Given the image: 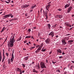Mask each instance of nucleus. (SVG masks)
Masks as SVG:
<instances>
[{"mask_svg":"<svg viewBox=\"0 0 74 74\" xmlns=\"http://www.w3.org/2000/svg\"><path fill=\"white\" fill-rule=\"evenodd\" d=\"M2 30L4 31L5 30V27H4L2 29Z\"/></svg>","mask_w":74,"mask_h":74,"instance_id":"nucleus-47","label":"nucleus"},{"mask_svg":"<svg viewBox=\"0 0 74 74\" xmlns=\"http://www.w3.org/2000/svg\"><path fill=\"white\" fill-rule=\"evenodd\" d=\"M45 15H48L47 13H45Z\"/></svg>","mask_w":74,"mask_h":74,"instance_id":"nucleus-62","label":"nucleus"},{"mask_svg":"<svg viewBox=\"0 0 74 74\" xmlns=\"http://www.w3.org/2000/svg\"><path fill=\"white\" fill-rule=\"evenodd\" d=\"M72 17H73V16H74V14L72 15Z\"/></svg>","mask_w":74,"mask_h":74,"instance_id":"nucleus-64","label":"nucleus"},{"mask_svg":"<svg viewBox=\"0 0 74 74\" xmlns=\"http://www.w3.org/2000/svg\"><path fill=\"white\" fill-rule=\"evenodd\" d=\"M2 59V57L1 56H0V61L1 62V59Z\"/></svg>","mask_w":74,"mask_h":74,"instance_id":"nucleus-38","label":"nucleus"},{"mask_svg":"<svg viewBox=\"0 0 74 74\" xmlns=\"http://www.w3.org/2000/svg\"><path fill=\"white\" fill-rule=\"evenodd\" d=\"M36 47L34 46V47H31L32 48V49H33L34 48H35Z\"/></svg>","mask_w":74,"mask_h":74,"instance_id":"nucleus-46","label":"nucleus"},{"mask_svg":"<svg viewBox=\"0 0 74 74\" xmlns=\"http://www.w3.org/2000/svg\"><path fill=\"white\" fill-rule=\"evenodd\" d=\"M40 64H39V63H38V64L36 66V67H37L38 69H40Z\"/></svg>","mask_w":74,"mask_h":74,"instance_id":"nucleus-16","label":"nucleus"},{"mask_svg":"<svg viewBox=\"0 0 74 74\" xmlns=\"http://www.w3.org/2000/svg\"><path fill=\"white\" fill-rule=\"evenodd\" d=\"M31 38V36H26L25 38Z\"/></svg>","mask_w":74,"mask_h":74,"instance_id":"nucleus-19","label":"nucleus"},{"mask_svg":"<svg viewBox=\"0 0 74 74\" xmlns=\"http://www.w3.org/2000/svg\"><path fill=\"white\" fill-rule=\"evenodd\" d=\"M40 46H41V47H43V43H41V44H40Z\"/></svg>","mask_w":74,"mask_h":74,"instance_id":"nucleus-43","label":"nucleus"},{"mask_svg":"<svg viewBox=\"0 0 74 74\" xmlns=\"http://www.w3.org/2000/svg\"><path fill=\"white\" fill-rule=\"evenodd\" d=\"M0 56H1V51H0Z\"/></svg>","mask_w":74,"mask_h":74,"instance_id":"nucleus-55","label":"nucleus"},{"mask_svg":"<svg viewBox=\"0 0 74 74\" xmlns=\"http://www.w3.org/2000/svg\"><path fill=\"white\" fill-rule=\"evenodd\" d=\"M59 15H56V18H59Z\"/></svg>","mask_w":74,"mask_h":74,"instance_id":"nucleus-40","label":"nucleus"},{"mask_svg":"<svg viewBox=\"0 0 74 74\" xmlns=\"http://www.w3.org/2000/svg\"><path fill=\"white\" fill-rule=\"evenodd\" d=\"M12 58H14V54H12Z\"/></svg>","mask_w":74,"mask_h":74,"instance_id":"nucleus-35","label":"nucleus"},{"mask_svg":"<svg viewBox=\"0 0 74 74\" xmlns=\"http://www.w3.org/2000/svg\"><path fill=\"white\" fill-rule=\"evenodd\" d=\"M46 49H47L46 48H45L44 49H41V51L42 52H45L46 51Z\"/></svg>","mask_w":74,"mask_h":74,"instance_id":"nucleus-17","label":"nucleus"},{"mask_svg":"<svg viewBox=\"0 0 74 74\" xmlns=\"http://www.w3.org/2000/svg\"><path fill=\"white\" fill-rule=\"evenodd\" d=\"M46 62L47 63H48V61L47 60H46Z\"/></svg>","mask_w":74,"mask_h":74,"instance_id":"nucleus-52","label":"nucleus"},{"mask_svg":"<svg viewBox=\"0 0 74 74\" xmlns=\"http://www.w3.org/2000/svg\"><path fill=\"white\" fill-rule=\"evenodd\" d=\"M56 25H57V24H56V25H54L53 28H55V27H56Z\"/></svg>","mask_w":74,"mask_h":74,"instance_id":"nucleus-42","label":"nucleus"},{"mask_svg":"<svg viewBox=\"0 0 74 74\" xmlns=\"http://www.w3.org/2000/svg\"><path fill=\"white\" fill-rule=\"evenodd\" d=\"M5 63H4L3 65V67L4 68H5Z\"/></svg>","mask_w":74,"mask_h":74,"instance_id":"nucleus-36","label":"nucleus"},{"mask_svg":"<svg viewBox=\"0 0 74 74\" xmlns=\"http://www.w3.org/2000/svg\"><path fill=\"white\" fill-rule=\"evenodd\" d=\"M45 71V69H43L42 71H41L40 73H42V72H44Z\"/></svg>","mask_w":74,"mask_h":74,"instance_id":"nucleus-31","label":"nucleus"},{"mask_svg":"<svg viewBox=\"0 0 74 74\" xmlns=\"http://www.w3.org/2000/svg\"><path fill=\"white\" fill-rule=\"evenodd\" d=\"M7 38H5V40L4 41V42H5L6 41H7Z\"/></svg>","mask_w":74,"mask_h":74,"instance_id":"nucleus-50","label":"nucleus"},{"mask_svg":"<svg viewBox=\"0 0 74 74\" xmlns=\"http://www.w3.org/2000/svg\"><path fill=\"white\" fill-rule=\"evenodd\" d=\"M15 35H13L11 36L10 37L9 42H8V45L9 47H12L14 46V43L15 42Z\"/></svg>","mask_w":74,"mask_h":74,"instance_id":"nucleus-1","label":"nucleus"},{"mask_svg":"<svg viewBox=\"0 0 74 74\" xmlns=\"http://www.w3.org/2000/svg\"><path fill=\"white\" fill-rule=\"evenodd\" d=\"M67 13H69V12H70V10H67Z\"/></svg>","mask_w":74,"mask_h":74,"instance_id":"nucleus-57","label":"nucleus"},{"mask_svg":"<svg viewBox=\"0 0 74 74\" xmlns=\"http://www.w3.org/2000/svg\"><path fill=\"white\" fill-rule=\"evenodd\" d=\"M56 37L57 38H58V37H59V36H58V35H57L56 36Z\"/></svg>","mask_w":74,"mask_h":74,"instance_id":"nucleus-54","label":"nucleus"},{"mask_svg":"<svg viewBox=\"0 0 74 74\" xmlns=\"http://www.w3.org/2000/svg\"><path fill=\"white\" fill-rule=\"evenodd\" d=\"M41 50L38 48L37 50L35 51V53H38V52H39Z\"/></svg>","mask_w":74,"mask_h":74,"instance_id":"nucleus-10","label":"nucleus"},{"mask_svg":"<svg viewBox=\"0 0 74 74\" xmlns=\"http://www.w3.org/2000/svg\"><path fill=\"white\" fill-rule=\"evenodd\" d=\"M36 4H34L32 6L31 8H32V9H33L34 8L36 7Z\"/></svg>","mask_w":74,"mask_h":74,"instance_id":"nucleus-11","label":"nucleus"},{"mask_svg":"<svg viewBox=\"0 0 74 74\" xmlns=\"http://www.w3.org/2000/svg\"><path fill=\"white\" fill-rule=\"evenodd\" d=\"M3 17V18H8V17H9V14L6 15L4 16Z\"/></svg>","mask_w":74,"mask_h":74,"instance_id":"nucleus-15","label":"nucleus"},{"mask_svg":"<svg viewBox=\"0 0 74 74\" xmlns=\"http://www.w3.org/2000/svg\"><path fill=\"white\" fill-rule=\"evenodd\" d=\"M54 35H55V33L52 31L48 34L49 37L51 38H53Z\"/></svg>","mask_w":74,"mask_h":74,"instance_id":"nucleus-2","label":"nucleus"},{"mask_svg":"<svg viewBox=\"0 0 74 74\" xmlns=\"http://www.w3.org/2000/svg\"><path fill=\"white\" fill-rule=\"evenodd\" d=\"M14 20V18H12V19L10 20V21H13Z\"/></svg>","mask_w":74,"mask_h":74,"instance_id":"nucleus-56","label":"nucleus"},{"mask_svg":"<svg viewBox=\"0 0 74 74\" xmlns=\"http://www.w3.org/2000/svg\"><path fill=\"white\" fill-rule=\"evenodd\" d=\"M29 44H30V45H31V42H29Z\"/></svg>","mask_w":74,"mask_h":74,"instance_id":"nucleus-60","label":"nucleus"},{"mask_svg":"<svg viewBox=\"0 0 74 74\" xmlns=\"http://www.w3.org/2000/svg\"><path fill=\"white\" fill-rule=\"evenodd\" d=\"M45 42L46 44H51V39L49 38H47L45 40Z\"/></svg>","mask_w":74,"mask_h":74,"instance_id":"nucleus-4","label":"nucleus"},{"mask_svg":"<svg viewBox=\"0 0 74 74\" xmlns=\"http://www.w3.org/2000/svg\"><path fill=\"white\" fill-rule=\"evenodd\" d=\"M47 27L48 29H51V25L49 24H47Z\"/></svg>","mask_w":74,"mask_h":74,"instance_id":"nucleus-12","label":"nucleus"},{"mask_svg":"<svg viewBox=\"0 0 74 74\" xmlns=\"http://www.w3.org/2000/svg\"><path fill=\"white\" fill-rule=\"evenodd\" d=\"M22 66L23 67V68H25V67H26V66L25 64H22Z\"/></svg>","mask_w":74,"mask_h":74,"instance_id":"nucleus-34","label":"nucleus"},{"mask_svg":"<svg viewBox=\"0 0 74 74\" xmlns=\"http://www.w3.org/2000/svg\"><path fill=\"white\" fill-rule=\"evenodd\" d=\"M29 6V5H24V7L25 8H26V7H28Z\"/></svg>","mask_w":74,"mask_h":74,"instance_id":"nucleus-18","label":"nucleus"},{"mask_svg":"<svg viewBox=\"0 0 74 74\" xmlns=\"http://www.w3.org/2000/svg\"><path fill=\"white\" fill-rule=\"evenodd\" d=\"M45 16H46L47 18H48V15H45Z\"/></svg>","mask_w":74,"mask_h":74,"instance_id":"nucleus-63","label":"nucleus"},{"mask_svg":"<svg viewBox=\"0 0 74 74\" xmlns=\"http://www.w3.org/2000/svg\"><path fill=\"white\" fill-rule=\"evenodd\" d=\"M51 2H49V3H48V4H51Z\"/></svg>","mask_w":74,"mask_h":74,"instance_id":"nucleus-61","label":"nucleus"},{"mask_svg":"<svg viewBox=\"0 0 74 74\" xmlns=\"http://www.w3.org/2000/svg\"><path fill=\"white\" fill-rule=\"evenodd\" d=\"M62 41L63 44H64V45H66L67 44V42L65 41V39H63L62 40Z\"/></svg>","mask_w":74,"mask_h":74,"instance_id":"nucleus-6","label":"nucleus"},{"mask_svg":"<svg viewBox=\"0 0 74 74\" xmlns=\"http://www.w3.org/2000/svg\"><path fill=\"white\" fill-rule=\"evenodd\" d=\"M57 54L58 55H60V54H59V53H62V50H60V49H58L57 50Z\"/></svg>","mask_w":74,"mask_h":74,"instance_id":"nucleus-5","label":"nucleus"},{"mask_svg":"<svg viewBox=\"0 0 74 74\" xmlns=\"http://www.w3.org/2000/svg\"><path fill=\"white\" fill-rule=\"evenodd\" d=\"M62 55H65V53L64 52V51L62 52Z\"/></svg>","mask_w":74,"mask_h":74,"instance_id":"nucleus-51","label":"nucleus"},{"mask_svg":"<svg viewBox=\"0 0 74 74\" xmlns=\"http://www.w3.org/2000/svg\"><path fill=\"white\" fill-rule=\"evenodd\" d=\"M70 5V3L66 4L64 6L65 8H67V7H69Z\"/></svg>","mask_w":74,"mask_h":74,"instance_id":"nucleus-7","label":"nucleus"},{"mask_svg":"<svg viewBox=\"0 0 74 74\" xmlns=\"http://www.w3.org/2000/svg\"><path fill=\"white\" fill-rule=\"evenodd\" d=\"M16 71H19V72L20 71V69L19 68H17L16 69Z\"/></svg>","mask_w":74,"mask_h":74,"instance_id":"nucleus-25","label":"nucleus"},{"mask_svg":"<svg viewBox=\"0 0 74 74\" xmlns=\"http://www.w3.org/2000/svg\"><path fill=\"white\" fill-rule=\"evenodd\" d=\"M39 46H40V45H37L36 46V48H38V47H39Z\"/></svg>","mask_w":74,"mask_h":74,"instance_id":"nucleus-49","label":"nucleus"},{"mask_svg":"<svg viewBox=\"0 0 74 74\" xmlns=\"http://www.w3.org/2000/svg\"><path fill=\"white\" fill-rule=\"evenodd\" d=\"M66 26H69V27H71V25H70L69 24H67Z\"/></svg>","mask_w":74,"mask_h":74,"instance_id":"nucleus-27","label":"nucleus"},{"mask_svg":"<svg viewBox=\"0 0 74 74\" xmlns=\"http://www.w3.org/2000/svg\"><path fill=\"white\" fill-rule=\"evenodd\" d=\"M42 46H39V48H38V49H39L41 51V48H42Z\"/></svg>","mask_w":74,"mask_h":74,"instance_id":"nucleus-24","label":"nucleus"},{"mask_svg":"<svg viewBox=\"0 0 74 74\" xmlns=\"http://www.w3.org/2000/svg\"><path fill=\"white\" fill-rule=\"evenodd\" d=\"M6 55L7 56V58H8V57L9 56L8 53H6Z\"/></svg>","mask_w":74,"mask_h":74,"instance_id":"nucleus-32","label":"nucleus"},{"mask_svg":"<svg viewBox=\"0 0 74 74\" xmlns=\"http://www.w3.org/2000/svg\"><path fill=\"white\" fill-rule=\"evenodd\" d=\"M33 73H37V71L34 69H33Z\"/></svg>","mask_w":74,"mask_h":74,"instance_id":"nucleus-22","label":"nucleus"},{"mask_svg":"<svg viewBox=\"0 0 74 74\" xmlns=\"http://www.w3.org/2000/svg\"><path fill=\"white\" fill-rule=\"evenodd\" d=\"M9 17L10 16L11 18H12L13 16L12 15V14H9Z\"/></svg>","mask_w":74,"mask_h":74,"instance_id":"nucleus-23","label":"nucleus"},{"mask_svg":"<svg viewBox=\"0 0 74 74\" xmlns=\"http://www.w3.org/2000/svg\"><path fill=\"white\" fill-rule=\"evenodd\" d=\"M27 42V40H25L24 41V43H26V42Z\"/></svg>","mask_w":74,"mask_h":74,"instance_id":"nucleus-45","label":"nucleus"},{"mask_svg":"<svg viewBox=\"0 0 74 74\" xmlns=\"http://www.w3.org/2000/svg\"><path fill=\"white\" fill-rule=\"evenodd\" d=\"M5 59H4V58H3L2 60V63H3L4 61V60Z\"/></svg>","mask_w":74,"mask_h":74,"instance_id":"nucleus-41","label":"nucleus"},{"mask_svg":"<svg viewBox=\"0 0 74 74\" xmlns=\"http://www.w3.org/2000/svg\"><path fill=\"white\" fill-rule=\"evenodd\" d=\"M31 31V29H28L27 30V32H30Z\"/></svg>","mask_w":74,"mask_h":74,"instance_id":"nucleus-30","label":"nucleus"},{"mask_svg":"<svg viewBox=\"0 0 74 74\" xmlns=\"http://www.w3.org/2000/svg\"><path fill=\"white\" fill-rule=\"evenodd\" d=\"M68 42L69 44H72V42H73V40H69L68 41Z\"/></svg>","mask_w":74,"mask_h":74,"instance_id":"nucleus-8","label":"nucleus"},{"mask_svg":"<svg viewBox=\"0 0 74 74\" xmlns=\"http://www.w3.org/2000/svg\"><path fill=\"white\" fill-rule=\"evenodd\" d=\"M72 8L73 7H72V6H70L69 7V8L68 9V10L71 11V10H72Z\"/></svg>","mask_w":74,"mask_h":74,"instance_id":"nucleus-13","label":"nucleus"},{"mask_svg":"<svg viewBox=\"0 0 74 74\" xmlns=\"http://www.w3.org/2000/svg\"><path fill=\"white\" fill-rule=\"evenodd\" d=\"M7 1H5L4 2L5 3H7V4H9L10 2H11V0H7Z\"/></svg>","mask_w":74,"mask_h":74,"instance_id":"nucleus-9","label":"nucleus"},{"mask_svg":"<svg viewBox=\"0 0 74 74\" xmlns=\"http://www.w3.org/2000/svg\"><path fill=\"white\" fill-rule=\"evenodd\" d=\"M59 59H62L63 58V56H60L59 57Z\"/></svg>","mask_w":74,"mask_h":74,"instance_id":"nucleus-33","label":"nucleus"},{"mask_svg":"<svg viewBox=\"0 0 74 74\" xmlns=\"http://www.w3.org/2000/svg\"><path fill=\"white\" fill-rule=\"evenodd\" d=\"M21 38H22L21 37H20V38H19L17 40H16V41H21Z\"/></svg>","mask_w":74,"mask_h":74,"instance_id":"nucleus-26","label":"nucleus"},{"mask_svg":"<svg viewBox=\"0 0 74 74\" xmlns=\"http://www.w3.org/2000/svg\"><path fill=\"white\" fill-rule=\"evenodd\" d=\"M62 18V15H59V18Z\"/></svg>","mask_w":74,"mask_h":74,"instance_id":"nucleus-28","label":"nucleus"},{"mask_svg":"<svg viewBox=\"0 0 74 74\" xmlns=\"http://www.w3.org/2000/svg\"><path fill=\"white\" fill-rule=\"evenodd\" d=\"M40 36V33H38V37H39Z\"/></svg>","mask_w":74,"mask_h":74,"instance_id":"nucleus-58","label":"nucleus"},{"mask_svg":"<svg viewBox=\"0 0 74 74\" xmlns=\"http://www.w3.org/2000/svg\"><path fill=\"white\" fill-rule=\"evenodd\" d=\"M58 71V73H60V70H58L57 71V72Z\"/></svg>","mask_w":74,"mask_h":74,"instance_id":"nucleus-48","label":"nucleus"},{"mask_svg":"<svg viewBox=\"0 0 74 74\" xmlns=\"http://www.w3.org/2000/svg\"><path fill=\"white\" fill-rule=\"evenodd\" d=\"M3 59H5V56H3Z\"/></svg>","mask_w":74,"mask_h":74,"instance_id":"nucleus-59","label":"nucleus"},{"mask_svg":"<svg viewBox=\"0 0 74 74\" xmlns=\"http://www.w3.org/2000/svg\"><path fill=\"white\" fill-rule=\"evenodd\" d=\"M8 64H11V61H8Z\"/></svg>","mask_w":74,"mask_h":74,"instance_id":"nucleus-37","label":"nucleus"},{"mask_svg":"<svg viewBox=\"0 0 74 74\" xmlns=\"http://www.w3.org/2000/svg\"><path fill=\"white\" fill-rule=\"evenodd\" d=\"M28 59H29V57L27 56L25 57V60H28Z\"/></svg>","mask_w":74,"mask_h":74,"instance_id":"nucleus-20","label":"nucleus"},{"mask_svg":"<svg viewBox=\"0 0 74 74\" xmlns=\"http://www.w3.org/2000/svg\"><path fill=\"white\" fill-rule=\"evenodd\" d=\"M40 65L42 69H44V68H47L45 64V63L42 62H40Z\"/></svg>","mask_w":74,"mask_h":74,"instance_id":"nucleus-3","label":"nucleus"},{"mask_svg":"<svg viewBox=\"0 0 74 74\" xmlns=\"http://www.w3.org/2000/svg\"><path fill=\"white\" fill-rule=\"evenodd\" d=\"M73 67H74V66L73 65L71 66L70 67V69H71L72 70H73Z\"/></svg>","mask_w":74,"mask_h":74,"instance_id":"nucleus-29","label":"nucleus"},{"mask_svg":"<svg viewBox=\"0 0 74 74\" xmlns=\"http://www.w3.org/2000/svg\"><path fill=\"white\" fill-rule=\"evenodd\" d=\"M50 6H51V4L48 5L46 6V8L49 9V7H50Z\"/></svg>","mask_w":74,"mask_h":74,"instance_id":"nucleus-14","label":"nucleus"},{"mask_svg":"<svg viewBox=\"0 0 74 74\" xmlns=\"http://www.w3.org/2000/svg\"><path fill=\"white\" fill-rule=\"evenodd\" d=\"M58 11H62V9H58Z\"/></svg>","mask_w":74,"mask_h":74,"instance_id":"nucleus-44","label":"nucleus"},{"mask_svg":"<svg viewBox=\"0 0 74 74\" xmlns=\"http://www.w3.org/2000/svg\"><path fill=\"white\" fill-rule=\"evenodd\" d=\"M11 61L12 63H13V60H14V58H11Z\"/></svg>","mask_w":74,"mask_h":74,"instance_id":"nucleus-21","label":"nucleus"},{"mask_svg":"<svg viewBox=\"0 0 74 74\" xmlns=\"http://www.w3.org/2000/svg\"><path fill=\"white\" fill-rule=\"evenodd\" d=\"M52 63H53V64H55V63H56V61L55 62H54L53 61H52Z\"/></svg>","mask_w":74,"mask_h":74,"instance_id":"nucleus-39","label":"nucleus"},{"mask_svg":"<svg viewBox=\"0 0 74 74\" xmlns=\"http://www.w3.org/2000/svg\"><path fill=\"white\" fill-rule=\"evenodd\" d=\"M25 50H26V49L25 48H23V50L25 51Z\"/></svg>","mask_w":74,"mask_h":74,"instance_id":"nucleus-53","label":"nucleus"}]
</instances>
